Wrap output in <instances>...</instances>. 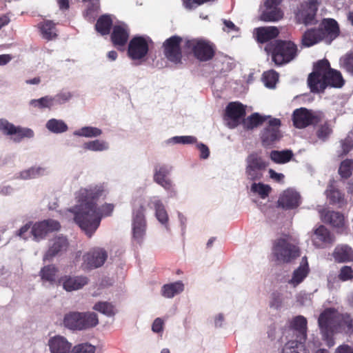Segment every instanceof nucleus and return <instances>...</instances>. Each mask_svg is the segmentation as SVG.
Here are the masks:
<instances>
[{"label":"nucleus","instance_id":"obj_46","mask_svg":"<svg viewBox=\"0 0 353 353\" xmlns=\"http://www.w3.org/2000/svg\"><path fill=\"white\" fill-rule=\"evenodd\" d=\"M57 272V269L53 265H48L44 266L41 272L40 275L41 276L42 280L47 281L49 282H53L55 281L56 274Z\"/></svg>","mask_w":353,"mask_h":353},{"label":"nucleus","instance_id":"obj_54","mask_svg":"<svg viewBox=\"0 0 353 353\" xmlns=\"http://www.w3.org/2000/svg\"><path fill=\"white\" fill-rule=\"evenodd\" d=\"M30 104L40 109L46 108H50L53 105V98L49 96H45L39 99H32L30 101Z\"/></svg>","mask_w":353,"mask_h":353},{"label":"nucleus","instance_id":"obj_29","mask_svg":"<svg viewBox=\"0 0 353 353\" xmlns=\"http://www.w3.org/2000/svg\"><path fill=\"white\" fill-rule=\"evenodd\" d=\"M325 77L327 88H341L345 84V80L341 73L339 70L332 68L330 63L328 68L325 70Z\"/></svg>","mask_w":353,"mask_h":353},{"label":"nucleus","instance_id":"obj_22","mask_svg":"<svg viewBox=\"0 0 353 353\" xmlns=\"http://www.w3.org/2000/svg\"><path fill=\"white\" fill-rule=\"evenodd\" d=\"M334 240V236L324 225H320L314 230L312 241L317 248H323L327 245H332Z\"/></svg>","mask_w":353,"mask_h":353},{"label":"nucleus","instance_id":"obj_1","mask_svg":"<svg viewBox=\"0 0 353 353\" xmlns=\"http://www.w3.org/2000/svg\"><path fill=\"white\" fill-rule=\"evenodd\" d=\"M321 332L326 336L334 332L353 334V319L349 314H340L334 308L325 309L318 319Z\"/></svg>","mask_w":353,"mask_h":353},{"label":"nucleus","instance_id":"obj_59","mask_svg":"<svg viewBox=\"0 0 353 353\" xmlns=\"http://www.w3.org/2000/svg\"><path fill=\"white\" fill-rule=\"evenodd\" d=\"M155 215L158 221H168V216L163 205L155 203Z\"/></svg>","mask_w":353,"mask_h":353},{"label":"nucleus","instance_id":"obj_17","mask_svg":"<svg viewBox=\"0 0 353 353\" xmlns=\"http://www.w3.org/2000/svg\"><path fill=\"white\" fill-rule=\"evenodd\" d=\"M148 50L146 39L142 36H135L129 42L128 55L132 60H140L148 54Z\"/></svg>","mask_w":353,"mask_h":353},{"label":"nucleus","instance_id":"obj_6","mask_svg":"<svg viewBox=\"0 0 353 353\" xmlns=\"http://www.w3.org/2000/svg\"><path fill=\"white\" fill-rule=\"evenodd\" d=\"M185 48L190 50L194 57L202 62L212 60L216 52L215 46L204 39H188L185 42Z\"/></svg>","mask_w":353,"mask_h":353},{"label":"nucleus","instance_id":"obj_47","mask_svg":"<svg viewBox=\"0 0 353 353\" xmlns=\"http://www.w3.org/2000/svg\"><path fill=\"white\" fill-rule=\"evenodd\" d=\"M264 171L265 170L246 165L245 173L248 180L255 181H259L263 177Z\"/></svg>","mask_w":353,"mask_h":353},{"label":"nucleus","instance_id":"obj_62","mask_svg":"<svg viewBox=\"0 0 353 353\" xmlns=\"http://www.w3.org/2000/svg\"><path fill=\"white\" fill-rule=\"evenodd\" d=\"M341 152L339 154L340 156L346 155L353 148L352 140L350 138H346L341 141Z\"/></svg>","mask_w":353,"mask_h":353},{"label":"nucleus","instance_id":"obj_56","mask_svg":"<svg viewBox=\"0 0 353 353\" xmlns=\"http://www.w3.org/2000/svg\"><path fill=\"white\" fill-rule=\"evenodd\" d=\"M302 350V343L296 341H290L284 345L282 353H300Z\"/></svg>","mask_w":353,"mask_h":353},{"label":"nucleus","instance_id":"obj_20","mask_svg":"<svg viewBox=\"0 0 353 353\" xmlns=\"http://www.w3.org/2000/svg\"><path fill=\"white\" fill-rule=\"evenodd\" d=\"M301 203L300 194L294 189L284 190L278 199V206L285 210H293L298 208Z\"/></svg>","mask_w":353,"mask_h":353},{"label":"nucleus","instance_id":"obj_4","mask_svg":"<svg viewBox=\"0 0 353 353\" xmlns=\"http://www.w3.org/2000/svg\"><path fill=\"white\" fill-rule=\"evenodd\" d=\"M99 323L94 312H72L66 314L63 319L64 325L74 330H83L95 327Z\"/></svg>","mask_w":353,"mask_h":353},{"label":"nucleus","instance_id":"obj_43","mask_svg":"<svg viewBox=\"0 0 353 353\" xmlns=\"http://www.w3.org/2000/svg\"><path fill=\"white\" fill-rule=\"evenodd\" d=\"M251 191L257 194L261 199L267 198L272 191V188L269 185L262 183H254L251 185Z\"/></svg>","mask_w":353,"mask_h":353},{"label":"nucleus","instance_id":"obj_39","mask_svg":"<svg viewBox=\"0 0 353 353\" xmlns=\"http://www.w3.org/2000/svg\"><path fill=\"white\" fill-rule=\"evenodd\" d=\"M326 195L332 204L342 205L345 203L344 195L333 185H329L326 190Z\"/></svg>","mask_w":353,"mask_h":353},{"label":"nucleus","instance_id":"obj_12","mask_svg":"<svg viewBox=\"0 0 353 353\" xmlns=\"http://www.w3.org/2000/svg\"><path fill=\"white\" fill-rule=\"evenodd\" d=\"M114 208V205L111 203H105L100 207L96 203H87L84 206V214L81 221H101L110 216Z\"/></svg>","mask_w":353,"mask_h":353},{"label":"nucleus","instance_id":"obj_18","mask_svg":"<svg viewBox=\"0 0 353 353\" xmlns=\"http://www.w3.org/2000/svg\"><path fill=\"white\" fill-rule=\"evenodd\" d=\"M292 121L295 128L302 129L310 125L316 124L319 121V118L311 110L305 108H300L293 112Z\"/></svg>","mask_w":353,"mask_h":353},{"label":"nucleus","instance_id":"obj_57","mask_svg":"<svg viewBox=\"0 0 353 353\" xmlns=\"http://www.w3.org/2000/svg\"><path fill=\"white\" fill-rule=\"evenodd\" d=\"M72 353H94L95 347L90 343H85L75 345L72 349Z\"/></svg>","mask_w":353,"mask_h":353},{"label":"nucleus","instance_id":"obj_26","mask_svg":"<svg viewBox=\"0 0 353 353\" xmlns=\"http://www.w3.org/2000/svg\"><path fill=\"white\" fill-rule=\"evenodd\" d=\"M48 345L50 353H71L72 344L68 340L60 335L51 337L48 340Z\"/></svg>","mask_w":353,"mask_h":353},{"label":"nucleus","instance_id":"obj_28","mask_svg":"<svg viewBox=\"0 0 353 353\" xmlns=\"http://www.w3.org/2000/svg\"><path fill=\"white\" fill-rule=\"evenodd\" d=\"M322 34L321 30H318V28H309L306 30L301 37V47L310 48L323 41Z\"/></svg>","mask_w":353,"mask_h":353},{"label":"nucleus","instance_id":"obj_37","mask_svg":"<svg viewBox=\"0 0 353 353\" xmlns=\"http://www.w3.org/2000/svg\"><path fill=\"white\" fill-rule=\"evenodd\" d=\"M183 290V283L181 281H176L164 285L161 288V294L166 298L170 299L182 292Z\"/></svg>","mask_w":353,"mask_h":353},{"label":"nucleus","instance_id":"obj_52","mask_svg":"<svg viewBox=\"0 0 353 353\" xmlns=\"http://www.w3.org/2000/svg\"><path fill=\"white\" fill-rule=\"evenodd\" d=\"M279 79V74L274 70L265 72L263 74V80L266 87L272 88L275 86Z\"/></svg>","mask_w":353,"mask_h":353},{"label":"nucleus","instance_id":"obj_9","mask_svg":"<svg viewBox=\"0 0 353 353\" xmlns=\"http://www.w3.org/2000/svg\"><path fill=\"white\" fill-rule=\"evenodd\" d=\"M59 228V222H35L30 231L28 232L30 225L27 223L19 230L18 235L26 239L31 234L34 240L39 241L43 239L48 232L58 230Z\"/></svg>","mask_w":353,"mask_h":353},{"label":"nucleus","instance_id":"obj_23","mask_svg":"<svg viewBox=\"0 0 353 353\" xmlns=\"http://www.w3.org/2000/svg\"><path fill=\"white\" fill-rule=\"evenodd\" d=\"M129 35V30L125 26L116 25L112 28L110 36L111 41L114 47L118 50H121L126 45Z\"/></svg>","mask_w":353,"mask_h":353},{"label":"nucleus","instance_id":"obj_58","mask_svg":"<svg viewBox=\"0 0 353 353\" xmlns=\"http://www.w3.org/2000/svg\"><path fill=\"white\" fill-rule=\"evenodd\" d=\"M332 130L330 125L327 123H325L319 127L316 131V136L322 141H325L332 133Z\"/></svg>","mask_w":353,"mask_h":353},{"label":"nucleus","instance_id":"obj_27","mask_svg":"<svg viewBox=\"0 0 353 353\" xmlns=\"http://www.w3.org/2000/svg\"><path fill=\"white\" fill-rule=\"evenodd\" d=\"M88 278L85 276H65L61 277L60 281L63 288L68 292L78 290L88 283Z\"/></svg>","mask_w":353,"mask_h":353},{"label":"nucleus","instance_id":"obj_7","mask_svg":"<svg viewBox=\"0 0 353 353\" xmlns=\"http://www.w3.org/2000/svg\"><path fill=\"white\" fill-rule=\"evenodd\" d=\"M329 67L326 59L318 61L314 65V70L307 78V85L312 93H323L327 88L325 70Z\"/></svg>","mask_w":353,"mask_h":353},{"label":"nucleus","instance_id":"obj_16","mask_svg":"<svg viewBox=\"0 0 353 353\" xmlns=\"http://www.w3.org/2000/svg\"><path fill=\"white\" fill-rule=\"evenodd\" d=\"M283 0H266L264 2V10L261 12L260 19L265 22H276L284 17V12L281 8Z\"/></svg>","mask_w":353,"mask_h":353},{"label":"nucleus","instance_id":"obj_10","mask_svg":"<svg viewBox=\"0 0 353 353\" xmlns=\"http://www.w3.org/2000/svg\"><path fill=\"white\" fill-rule=\"evenodd\" d=\"M108 256V252L104 248H94L83 255L81 268L84 271L99 268L105 263Z\"/></svg>","mask_w":353,"mask_h":353},{"label":"nucleus","instance_id":"obj_42","mask_svg":"<svg viewBox=\"0 0 353 353\" xmlns=\"http://www.w3.org/2000/svg\"><path fill=\"white\" fill-rule=\"evenodd\" d=\"M94 310H97L108 316H114L117 311L114 308V306L108 302H97L93 307Z\"/></svg>","mask_w":353,"mask_h":353},{"label":"nucleus","instance_id":"obj_15","mask_svg":"<svg viewBox=\"0 0 353 353\" xmlns=\"http://www.w3.org/2000/svg\"><path fill=\"white\" fill-rule=\"evenodd\" d=\"M0 131L6 135H14L13 141L20 142L23 139H30L34 135V131L28 128L15 126L6 119H0Z\"/></svg>","mask_w":353,"mask_h":353},{"label":"nucleus","instance_id":"obj_48","mask_svg":"<svg viewBox=\"0 0 353 353\" xmlns=\"http://www.w3.org/2000/svg\"><path fill=\"white\" fill-rule=\"evenodd\" d=\"M320 212L322 221H344L345 219L343 214L341 213L327 208L323 209Z\"/></svg>","mask_w":353,"mask_h":353},{"label":"nucleus","instance_id":"obj_8","mask_svg":"<svg viewBox=\"0 0 353 353\" xmlns=\"http://www.w3.org/2000/svg\"><path fill=\"white\" fill-rule=\"evenodd\" d=\"M102 192L103 190L97 186L89 189H81L78 199L80 203L68 210V212L72 214L73 221H81L82 216L84 214L85 204L96 203L95 201L102 195Z\"/></svg>","mask_w":353,"mask_h":353},{"label":"nucleus","instance_id":"obj_25","mask_svg":"<svg viewBox=\"0 0 353 353\" xmlns=\"http://www.w3.org/2000/svg\"><path fill=\"white\" fill-rule=\"evenodd\" d=\"M290 330L296 335L294 341L303 343L307 336V320L302 316L295 317L291 322Z\"/></svg>","mask_w":353,"mask_h":353},{"label":"nucleus","instance_id":"obj_33","mask_svg":"<svg viewBox=\"0 0 353 353\" xmlns=\"http://www.w3.org/2000/svg\"><path fill=\"white\" fill-rule=\"evenodd\" d=\"M245 162L246 165L265 170L269 165L268 161L261 155V151L251 152L247 157Z\"/></svg>","mask_w":353,"mask_h":353},{"label":"nucleus","instance_id":"obj_34","mask_svg":"<svg viewBox=\"0 0 353 353\" xmlns=\"http://www.w3.org/2000/svg\"><path fill=\"white\" fill-rule=\"evenodd\" d=\"M309 272L308 263L307 258L305 256L302 259L301 265L294 271L290 283L294 286L299 284L307 276Z\"/></svg>","mask_w":353,"mask_h":353},{"label":"nucleus","instance_id":"obj_61","mask_svg":"<svg viewBox=\"0 0 353 353\" xmlns=\"http://www.w3.org/2000/svg\"><path fill=\"white\" fill-rule=\"evenodd\" d=\"M174 143L181 144H192L196 142L197 139L193 136H177L172 138Z\"/></svg>","mask_w":353,"mask_h":353},{"label":"nucleus","instance_id":"obj_49","mask_svg":"<svg viewBox=\"0 0 353 353\" xmlns=\"http://www.w3.org/2000/svg\"><path fill=\"white\" fill-rule=\"evenodd\" d=\"M77 225L90 237L99 226L100 222H74Z\"/></svg>","mask_w":353,"mask_h":353},{"label":"nucleus","instance_id":"obj_41","mask_svg":"<svg viewBox=\"0 0 353 353\" xmlns=\"http://www.w3.org/2000/svg\"><path fill=\"white\" fill-rule=\"evenodd\" d=\"M47 129L56 134L63 133L68 130V125L62 120L56 119H50L46 123Z\"/></svg>","mask_w":353,"mask_h":353},{"label":"nucleus","instance_id":"obj_5","mask_svg":"<svg viewBox=\"0 0 353 353\" xmlns=\"http://www.w3.org/2000/svg\"><path fill=\"white\" fill-rule=\"evenodd\" d=\"M321 1L307 0L297 5L294 10L296 23L305 26L316 24V14Z\"/></svg>","mask_w":353,"mask_h":353},{"label":"nucleus","instance_id":"obj_35","mask_svg":"<svg viewBox=\"0 0 353 353\" xmlns=\"http://www.w3.org/2000/svg\"><path fill=\"white\" fill-rule=\"evenodd\" d=\"M112 19L109 14H103L99 17L95 24L96 30L101 35H107L112 27Z\"/></svg>","mask_w":353,"mask_h":353},{"label":"nucleus","instance_id":"obj_55","mask_svg":"<svg viewBox=\"0 0 353 353\" xmlns=\"http://www.w3.org/2000/svg\"><path fill=\"white\" fill-rule=\"evenodd\" d=\"M83 148L85 150L92 151H103L108 149V145L104 141L94 140L85 143L83 145Z\"/></svg>","mask_w":353,"mask_h":353},{"label":"nucleus","instance_id":"obj_3","mask_svg":"<svg viewBox=\"0 0 353 353\" xmlns=\"http://www.w3.org/2000/svg\"><path fill=\"white\" fill-rule=\"evenodd\" d=\"M272 61L276 65H283L294 60L298 54V48L292 41L276 40L271 45Z\"/></svg>","mask_w":353,"mask_h":353},{"label":"nucleus","instance_id":"obj_45","mask_svg":"<svg viewBox=\"0 0 353 353\" xmlns=\"http://www.w3.org/2000/svg\"><path fill=\"white\" fill-rule=\"evenodd\" d=\"M102 134V130L99 128L91 126L83 127L74 132V134L85 137H97Z\"/></svg>","mask_w":353,"mask_h":353},{"label":"nucleus","instance_id":"obj_51","mask_svg":"<svg viewBox=\"0 0 353 353\" xmlns=\"http://www.w3.org/2000/svg\"><path fill=\"white\" fill-rule=\"evenodd\" d=\"M341 66L353 76V52H347L340 59Z\"/></svg>","mask_w":353,"mask_h":353},{"label":"nucleus","instance_id":"obj_19","mask_svg":"<svg viewBox=\"0 0 353 353\" xmlns=\"http://www.w3.org/2000/svg\"><path fill=\"white\" fill-rule=\"evenodd\" d=\"M69 247V242L65 236H57L49 242V248L43 256V261H52L55 256L65 252Z\"/></svg>","mask_w":353,"mask_h":353},{"label":"nucleus","instance_id":"obj_2","mask_svg":"<svg viewBox=\"0 0 353 353\" xmlns=\"http://www.w3.org/2000/svg\"><path fill=\"white\" fill-rule=\"evenodd\" d=\"M299 240L291 235H284L277 239L273 247V254L281 262L290 263L300 256Z\"/></svg>","mask_w":353,"mask_h":353},{"label":"nucleus","instance_id":"obj_63","mask_svg":"<svg viewBox=\"0 0 353 353\" xmlns=\"http://www.w3.org/2000/svg\"><path fill=\"white\" fill-rule=\"evenodd\" d=\"M197 148L199 150L201 154H200V157L201 159H205L207 158H208L209 155H210V150H209V148L208 147L203 144V143H199L197 144Z\"/></svg>","mask_w":353,"mask_h":353},{"label":"nucleus","instance_id":"obj_53","mask_svg":"<svg viewBox=\"0 0 353 353\" xmlns=\"http://www.w3.org/2000/svg\"><path fill=\"white\" fill-rule=\"evenodd\" d=\"M353 169V160L345 159L343 161L339 166V173L342 178L347 179L352 174Z\"/></svg>","mask_w":353,"mask_h":353},{"label":"nucleus","instance_id":"obj_50","mask_svg":"<svg viewBox=\"0 0 353 353\" xmlns=\"http://www.w3.org/2000/svg\"><path fill=\"white\" fill-rule=\"evenodd\" d=\"M45 168L41 167H32L28 170L22 171L20 174L23 179H34L44 174Z\"/></svg>","mask_w":353,"mask_h":353},{"label":"nucleus","instance_id":"obj_30","mask_svg":"<svg viewBox=\"0 0 353 353\" xmlns=\"http://www.w3.org/2000/svg\"><path fill=\"white\" fill-rule=\"evenodd\" d=\"M154 170V181L165 190H171L172 184L171 181L167 177L170 172L168 168L165 165L156 166Z\"/></svg>","mask_w":353,"mask_h":353},{"label":"nucleus","instance_id":"obj_64","mask_svg":"<svg viewBox=\"0 0 353 353\" xmlns=\"http://www.w3.org/2000/svg\"><path fill=\"white\" fill-rule=\"evenodd\" d=\"M270 177L273 179L274 181L278 183L283 182V179L285 178L284 174L281 173H277L272 169L269 170Z\"/></svg>","mask_w":353,"mask_h":353},{"label":"nucleus","instance_id":"obj_31","mask_svg":"<svg viewBox=\"0 0 353 353\" xmlns=\"http://www.w3.org/2000/svg\"><path fill=\"white\" fill-rule=\"evenodd\" d=\"M333 257L339 263L353 261V250L347 245H337L333 252Z\"/></svg>","mask_w":353,"mask_h":353},{"label":"nucleus","instance_id":"obj_44","mask_svg":"<svg viewBox=\"0 0 353 353\" xmlns=\"http://www.w3.org/2000/svg\"><path fill=\"white\" fill-rule=\"evenodd\" d=\"M145 222H134L132 227L133 238L138 243H141L145 234Z\"/></svg>","mask_w":353,"mask_h":353},{"label":"nucleus","instance_id":"obj_36","mask_svg":"<svg viewBox=\"0 0 353 353\" xmlns=\"http://www.w3.org/2000/svg\"><path fill=\"white\" fill-rule=\"evenodd\" d=\"M88 2L87 8L83 13L84 17L90 22H93L100 11V0H83Z\"/></svg>","mask_w":353,"mask_h":353},{"label":"nucleus","instance_id":"obj_38","mask_svg":"<svg viewBox=\"0 0 353 353\" xmlns=\"http://www.w3.org/2000/svg\"><path fill=\"white\" fill-rule=\"evenodd\" d=\"M292 157L293 152L290 150L282 151L272 150L270 155V157L272 161L280 164L289 162L292 159Z\"/></svg>","mask_w":353,"mask_h":353},{"label":"nucleus","instance_id":"obj_32","mask_svg":"<svg viewBox=\"0 0 353 353\" xmlns=\"http://www.w3.org/2000/svg\"><path fill=\"white\" fill-rule=\"evenodd\" d=\"M269 118H270V116H262L257 112H254L246 119L244 117L241 125L245 130H250L262 125Z\"/></svg>","mask_w":353,"mask_h":353},{"label":"nucleus","instance_id":"obj_60","mask_svg":"<svg viewBox=\"0 0 353 353\" xmlns=\"http://www.w3.org/2000/svg\"><path fill=\"white\" fill-rule=\"evenodd\" d=\"M339 279L342 281L353 279V270L351 267L345 265L341 268Z\"/></svg>","mask_w":353,"mask_h":353},{"label":"nucleus","instance_id":"obj_13","mask_svg":"<svg viewBox=\"0 0 353 353\" xmlns=\"http://www.w3.org/2000/svg\"><path fill=\"white\" fill-rule=\"evenodd\" d=\"M182 41V37L174 35L167 39L163 43L164 55L170 61L175 64L181 63L183 56L181 44Z\"/></svg>","mask_w":353,"mask_h":353},{"label":"nucleus","instance_id":"obj_14","mask_svg":"<svg viewBox=\"0 0 353 353\" xmlns=\"http://www.w3.org/2000/svg\"><path fill=\"white\" fill-rule=\"evenodd\" d=\"M245 106L239 101L230 102L225 110L224 119L230 128H234L241 124L245 117Z\"/></svg>","mask_w":353,"mask_h":353},{"label":"nucleus","instance_id":"obj_24","mask_svg":"<svg viewBox=\"0 0 353 353\" xmlns=\"http://www.w3.org/2000/svg\"><path fill=\"white\" fill-rule=\"evenodd\" d=\"M253 34L259 43H265L276 38L279 30L275 26H263L254 28Z\"/></svg>","mask_w":353,"mask_h":353},{"label":"nucleus","instance_id":"obj_21","mask_svg":"<svg viewBox=\"0 0 353 353\" xmlns=\"http://www.w3.org/2000/svg\"><path fill=\"white\" fill-rule=\"evenodd\" d=\"M318 30H321L323 34L321 37L323 40L330 43L334 39H336L340 32L339 26L337 21L334 19H324Z\"/></svg>","mask_w":353,"mask_h":353},{"label":"nucleus","instance_id":"obj_11","mask_svg":"<svg viewBox=\"0 0 353 353\" xmlns=\"http://www.w3.org/2000/svg\"><path fill=\"white\" fill-rule=\"evenodd\" d=\"M268 119L267 126L261 132V143L265 148L272 146L283 137L281 120L271 117Z\"/></svg>","mask_w":353,"mask_h":353},{"label":"nucleus","instance_id":"obj_40","mask_svg":"<svg viewBox=\"0 0 353 353\" xmlns=\"http://www.w3.org/2000/svg\"><path fill=\"white\" fill-rule=\"evenodd\" d=\"M41 32L44 39L52 40L57 37L55 24L51 21H44L41 25Z\"/></svg>","mask_w":353,"mask_h":353}]
</instances>
